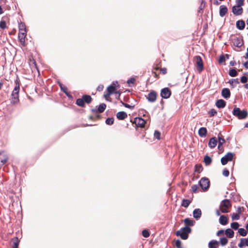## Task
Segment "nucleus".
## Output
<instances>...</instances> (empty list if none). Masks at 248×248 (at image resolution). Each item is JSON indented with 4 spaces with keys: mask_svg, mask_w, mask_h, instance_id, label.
I'll return each mask as SVG.
<instances>
[{
    "mask_svg": "<svg viewBox=\"0 0 248 248\" xmlns=\"http://www.w3.org/2000/svg\"><path fill=\"white\" fill-rule=\"evenodd\" d=\"M16 86L12 93V98L11 103L13 104H16L19 101V92L20 90V83L19 79L17 78L15 81Z\"/></svg>",
    "mask_w": 248,
    "mask_h": 248,
    "instance_id": "1",
    "label": "nucleus"
},
{
    "mask_svg": "<svg viewBox=\"0 0 248 248\" xmlns=\"http://www.w3.org/2000/svg\"><path fill=\"white\" fill-rule=\"evenodd\" d=\"M232 114L238 119H244L247 116L248 112L246 110H241L239 108L235 107L232 111Z\"/></svg>",
    "mask_w": 248,
    "mask_h": 248,
    "instance_id": "2",
    "label": "nucleus"
},
{
    "mask_svg": "<svg viewBox=\"0 0 248 248\" xmlns=\"http://www.w3.org/2000/svg\"><path fill=\"white\" fill-rule=\"evenodd\" d=\"M191 232V229L189 227H185L181 228L176 232L177 236H179L183 240H186L188 238V233Z\"/></svg>",
    "mask_w": 248,
    "mask_h": 248,
    "instance_id": "3",
    "label": "nucleus"
},
{
    "mask_svg": "<svg viewBox=\"0 0 248 248\" xmlns=\"http://www.w3.org/2000/svg\"><path fill=\"white\" fill-rule=\"evenodd\" d=\"M231 206V203L229 200L225 199L223 200L219 206L220 210L223 213L229 212L228 208Z\"/></svg>",
    "mask_w": 248,
    "mask_h": 248,
    "instance_id": "4",
    "label": "nucleus"
},
{
    "mask_svg": "<svg viewBox=\"0 0 248 248\" xmlns=\"http://www.w3.org/2000/svg\"><path fill=\"white\" fill-rule=\"evenodd\" d=\"M194 60L195 61V66H197V71L199 73H201L204 68L203 62L201 57L196 56L194 57Z\"/></svg>",
    "mask_w": 248,
    "mask_h": 248,
    "instance_id": "5",
    "label": "nucleus"
},
{
    "mask_svg": "<svg viewBox=\"0 0 248 248\" xmlns=\"http://www.w3.org/2000/svg\"><path fill=\"white\" fill-rule=\"evenodd\" d=\"M234 154L232 152L227 153L221 159V162L223 165H226L229 161L233 159Z\"/></svg>",
    "mask_w": 248,
    "mask_h": 248,
    "instance_id": "6",
    "label": "nucleus"
},
{
    "mask_svg": "<svg viewBox=\"0 0 248 248\" xmlns=\"http://www.w3.org/2000/svg\"><path fill=\"white\" fill-rule=\"evenodd\" d=\"M210 181L206 177L202 178L199 181V185L203 190H206L209 187Z\"/></svg>",
    "mask_w": 248,
    "mask_h": 248,
    "instance_id": "7",
    "label": "nucleus"
},
{
    "mask_svg": "<svg viewBox=\"0 0 248 248\" xmlns=\"http://www.w3.org/2000/svg\"><path fill=\"white\" fill-rule=\"evenodd\" d=\"M116 84H118V82L115 81L113 82L112 85H109L107 88L108 93L106 95H105V97L107 98V96H109L110 94H112L115 92L116 90V88L115 86Z\"/></svg>",
    "mask_w": 248,
    "mask_h": 248,
    "instance_id": "8",
    "label": "nucleus"
},
{
    "mask_svg": "<svg viewBox=\"0 0 248 248\" xmlns=\"http://www.w3.org/2000/svg\"><path fill=\"white\" fill-rule=\"evenodd\" d=\"M160 95L163 98H169L171 95V91L168 88H163L161 91Z\"/></svg>",
    "mask_w": 248,
    "mask_h": 248,
    "instance_id": "9",
    "label": "nucleus"
},
{
    "mask_svg": "<svg viewBox=\"0 0 248 248\" xmlns=\"http://www.w3.org/2000/svg\"><path fill=\"white\" fill-rule=\"evenodd\" d=\"M134 123L137 126L143 127L145 125V121L141 118L136 117L134 119Z\"/></svg>",
    "mask_w": 248,
    "mask_h": 248,
    "instance_id": "10",
    "label": "nucleus"
},
{
    "mask_svg": "<svg viewBox=\"0 0 248 248\" xmlns=\"http://www.w3.org/2000/svg\"><path fill=\"white\" fill-rule=\"evenodd\" d=\"M147 99L150 102H154L156 99V93L155 91H152L148 93Z\"/></svg>",
    "mask_w": 248,
    "mask_h": 248,
    "instance_id": "11",
    "label": "nucleus"
},
{
    "mask_svg": "<svg viewBox=\"0 0 248 248\" xmlns=\"http://www.w3.org/2000/svg\"><path fill=\"white\" fill-rule=\"evenodd\" d=\"M232 43L233 46L240 47L243 45V40L240 38L235 37L233 39Z\"/></svg>",
    "mask_w": 248,
    "mask_h": 248,
    "instance_id": "12",
    "label": "nucleus"
},
{
    "mask_svg": "<svg viewBox=\"0 0 248 248\" xmlns=\"http://www.w3.org/2000/svg\"><path fill=\"white\" fill-rule=\"evenodd\" d=\"M243 9L242 7L233 6L232 7V12L235 16L241 15L243 13Z\"/></svg>",
    "mask_w": 248,
    "mask_h": 248,
    "instance_id": "13",
    "label": "nucleus"
},
{
    "mask_svg": "<svg viewBox=\"0 0 248 248\" xmlns=\"http://www.w3.org/2000/svg\"><path fill=\"white\" fill-rule=\"evenodd\" d=\"M227 7L223 5H220L219 7V16L221 17H223L227 13Z\"/></svg>",
    "mask_w": 248,
    "mask_h": 248,
    "instance_id": "14",
    "label": "nucleus"
},
{
    "mask_svg": "<svg viewBox=\"0 0 248 248\" xmlns=\"http://www.w3.org/2000/svg\"><path fill=\"white\" fill-rule=\"evenodd\" d=\"M236 27L240 30H244L245 27V21L243 20H239L237 21L236 23Z\"/></svg>",
    "mask_w": 248,
    "mask_h": 248,
    "instance_id": "15",
    "label": "nucleus"
},
{
    "mask_svg": "<svg viewBox=\"0 0 248 248\" xmlns=\"http://www.w3.org/2000/svg\"><path fill=\"white\" fill-rule=\"evenodd\" d=\"M222 96L225 98H228L231 96V93L229 89L224 88L221 92Z\"/></svg>",
    "mask_w": 248,
    "mask_h": 248,
    "instance_id": "16",
    "label": "nucleus"
},
{
    "mask_svg": "<svg viewBox=\"0 0 248 248\" xmlns=\"http://www.w3.org/2000/svg\"><path fill=\"white\" fill-rule=\"evenodd\" d=\"M217 141L215 137L212 138L210 139L208 145L211 148H214L217 144Z\"/></svg>",
    "mask_w": 248,
    "mask_h": 248,
    "instance_id": "17",
    "label": "nucleus"
},
{
    "mask_svg": "<svg viewBox=\"0 0 248 248\" xmlns=\"http://www.w3.org/2000/svg\"><path fill=\"white\" fill-rule=\"evenodd\" d=\"M116 117L119 120H123L127 117V115L124 111H120L117 113Z\"/></svg>",
    "mask_w": 248,
    "mask_h": 248,
    "instance_id": "18",
    "label": "nucleus"
},
{
    "mask_svg": "<svg viewBox=\"0 0 248 248\" xmlns=\"http://www.w3.org/2000/svg\"><path fill=\"white\" fill-rule=\"evenodd\" d=\"M202 212L201 209L198 208L195 209L193 212V217L196 219H198L201 217Z\"/></svg>",
    "mask_w": 248,
    "mask_h": 248,
    "instance_id": "19",
    "label": "nucleus"
},
{
    "mask_svg": "<svg viewBox=\"0 0 248 248\" xmlns=\"http://www.w3.org/2000/svg\"><path fill=\"white\" fill-rule=\"evenodd\" d=\"M216 105L218 108H224L226 106V102L223 99H219L217 101Z\"/></svg>",
    "mask_w": 248,
    "mask_h": 248,
    "instance_id": "20",
    "label": "nucleus"
},
{
    "mask_svg": "<svg viewBox=\"0 0 248 248\" xmlns=\"http://www.w3.org/2000/svg\"><path fill=\"white\" fill-rule=\"evenodd\" d=\"M207 129L205 127H201L198 131V134L201 137H205L207 135Z\"/></svg>",
    "mask_w": 248,
    "mask_h": 248,
    "instance_id": "21",
    "label": "nucleus"
},
{
    "mask_svg": "<svg viewBox=\"0 0 248 248\" xmlns=\"http://www.w3.org/2000/svg\"><path fill=\"white\" fill-rule=\"evenodd\" d=\"M8 160V157L3 153H0V165H4Z\"/></svg>",
    "mask_w": 248,
    "mask_h": 248,
    "instance_id": "22",
    "label": "nucleus"
},
{
    "mask_svg": "<svg viewBox=\"0 0 248 248\" xmlns=\"http://www.w3.org/2000/svg\"><path fill=\"white\" fill-rule=\"evenodd\" d=\"M218 246V242L216 240H211L208 243L209 248H217Z\"/></svg>",
    "mask_w": 248,
    "mask_h": 248,
    "instance_id": "23",
    "label": "nucleus"
},
{
    "mask_svg": "<svg viewBox=\"0 0 248 248\" xmlns=\"http://www.w3.org/2000/svg\"><path fill=\"white\" fill-rule=\"evenodd\" d=\"M19 32L26 33V26L24 23L20 22L19 24Z\"/></svg>",
    "mask_w": 248,
    "mask_h": 248,
    "instance_id": "24",
    "label": "nucleus"
},
{
    "mask_svg": "<svg viewBox=\"0 0 248 248\" xmlns=\"http://www.w3.org/2000/svg\"><path fill=\"white\" fill-rule=\"evenodd\" d=\"M219 223L223 225H226L228 223V218L225 216H221L219 218Z\"/></svg>",
    "mask_w": 248,
    "mask_h": 248,
    "instance_id": "25",
    "label": "nucleus"
},
{
    "mask_svg": "<svg viewBox=\"0 0 248 248\" xmlns=\"http://www.w3.org/2000/svg\"><path fill=\"white\" fill-rule=\"evenodd\" d=\"M225 234L227 237L232 238L234 236V232L231 229H227L225 231Z\"/></svg>",
    "mask_w": 248,
    "mask_h": 248,
    "instance_id": "26",
    "label": "nucleus"
},
{
    "mask_svg": "<svg viewBox=\"0 0 248 248\" xmlns=\"http://www.w3.org/2000/svg\"><path fill=\"white\" fill-rule=\"evenodd\" d=\"M13 248H18L19 245V240L17 237L14 238L12 240Z\"/></svg>",
    "mask_w": 248,
    "mask_h": 248,
    "instance_id": "27",
    "label": "nucleus"
},
{
    "mask_svg": "<svg viewBox=\"0 0 248 248\" xmlns=\"http://www.w3.org/2000/svg\"><path fill=\"white\" fill-rule=\"evenodd\" d=\"M212 158L208 155H206L204 157V162L206 166L209 165L212 162Z\"/></svg>",
    "mask_w": 248,
    "mask_h": 248,
    "instance_id": "28",
    "label": "nucleus"
},
{
    "mask_svg": "<svg viewBox=\"0 0 248 248\" xmlns=\"http://www.w3.org/2000/svg\"><path fill=\"white\" fill-rule=\"evenodd\" d=\"M229 83L230 84L232 87H234L236 84L239 83V81L238 78L232 79L229 80Z\"/></svg>",
    "mask_w": 248,
    "mask_h": 248,
    "instance_id": "29",
    "label": "nucleus"
},
{
    "mask_svg": "<svg viewBox=\"0 0 248 248\" xmlns=\"http://www.w3.org/2000/svg\"><path fill=\"white\" fill-rule=\"evenodd\" d=\"M82 98L84 100V102L87 103V104L90 103L92 100V97L89 95H83Z\"/></svg>",
    "mask_w": 248,
    "mask_h": 248,
    "instance_id": "30",
    "label": "nucleus"
},
{
    "mask_svg": "<svg viewBox=\"0 0 248 248\" xmlns=\"http://www.w3.org/2000/svg\"><path fill=\"white\" fill-rule=\"evenodd\" d=\"M218 144L217 147L218 149H219V147H221L223 144L225 142V140L222 138V136L221 135L218 136Z\"/></svg>",
    "mask_w": 248,
    "mask_h": 248,
    "instance_id": "31",
    "label": "nucleus"
},
{
    "mask_svg": "<svg viewBox=\"0 0 248 248\" xmlns=\"http://www.w3.org/2000/svg\"><path fill=\"white\" fill-rule=\"evenodd\" d=\"M191 202L189 200L183 199L181 205L184 207H187L190 204Z\"/></svg>",
    "mask_w": 248,
    "mask_h": 248,
    "instance_id": "32",
    "label": "nucleus"
},
{
    "mask_svg": "<svg viewBox=\"0 0 248 248\" xmlns=\"http://www.w3.org/2000/svg\"><path fill=\"white\" fill-rule=\"evenodd\" d=\"M106 108V105L104 103H102L99 106L97 110L99 113H102L105 110Z\"/></svg>",
    "mask_w": 248,
    "mask_h": 248,
    "instance_id": "33",
    "label": "nucleus"
},
{
    "mask_svg": "<svg viewBox=\"0 0 248 248\" xmlns=\"http://www.w3.org/2000/svg\"><path fill=\"white\" fill-rule=\"evenodd\" d=\"M76 104L78 106L83 107L85 106L83 98H78L76 101Z\"/></svg>",
    "mask_w": 248,
    "mask_h": 248,
    "instance_id": "34",
    "label": "nucleus"
},
{
    "mask_svg": "<svg viewBox=\"0 0 248 248\" xmlns=\"http://www.w3.org/2000/svg\"><path fill=\"white\" fill-rule=\"evenodd\" d=\"M237 72L235 69H231L230 70L229 74L232 77H234L237 75Z\"/></svg>",
    "mask_w": 248,
    "mask_h": 248,
    "instance_id": "35",
    "label": "nucleus"
},
{
    "mask_svg": "<svg viewBox=\"0 0 248 248\" xmlns=\"http://www.w3.org/2000/svg\"><path fill=\"white\" fill-rule=\"evenodd\" d=\"M184 223L186 225L192 226L193 225V221L188 218H185L184 220Z\"/></svg>",
    "mask_w": 248,
    "mask_h": 248,
    "instance_id": "36",
    "label": "nucleus"
},
{
    "mask_svg": "<svg viewBox=\"0 0 248 248\" xmlns=\"http://www.w3.org/2000/svg\"><path fill=\"white\" fill-rule=\"evenodd\" d=\"M238 232L239 234L242 236H245L247 234V231L243 228L239 229Z\"/></svg>",
    "mask_w": 248,
    "mask_h": 248,
    "instance_id": "37",
    "label": "nucleus"
},
{
    "mask_svg": "<svg viewBox=\"0 0 248 248\" xmlns=\"http://www.w3.org/2000/svg\"><path fill=\"white\" fill-rule=\"evenodd\" d=\"M228 242V239L226 237H222L220 238V242L222 246L226 245Z\"/></svg>",
    "mask_w": 248,
    "mask_h": 248,
    "instance_id": "38",
    "label": "nucleus"
},
{
    "mask_svg": "<svg viewBox=\"0 0 248 248\" xmlns=\"http://www.w3.org/2000/svg\"><path fill=\"white\" fill-rule=\"evenodd\" d=\"M236 5L234 6L241 7L244 5V0H236Z\"/></svg>",
    "mask_w": 248,
    "mask_h": 248,
    "instance_id": "39",
    "label": "nucleus"
},
{
    "mask_svg": "<svg viewBox=\"0 0 248 248\" xmlns=\"http://www.w3.org/2000/svg\"><path fill=\"white\" fill-rule=\"evenodd\" d=\"M114 123L113 118H108L106 120V123L108 125H112Z\"/></svg>",
    "mask_w": 248,
    "mask_h": 248,
    "instance_id": "40",
    "label": "nucleus"
},
{
    "mask_svg": "<svg viewBox=\"0 0 248 248\" xmlns=\"http://www.w3.org/2000/svg\"><path fill=\"white\" fill-rule=\"evenodd\" d=\"M195 168V171L198 173H200L203 170L202 167L201 165H196Z\"/></svg>",
    "mask_w": 248,
    "mask_h": 248,
    "instance_id": "41",
    "label": "nucleus"
},
{
    "mask_svg": "<svg viewBox=\"0 0 248 248\" xmlns=\"http://www.w3.org/2000/svg\"><path fill=\"white\" fill-rule=\"evenodd\" d=\"M231 226L232 229L234 230H237L238 228L239 225L238 222H234L232 223Z\"/></svg>",
    "mask_w": 248,
    "mask_h": 248,
    "instance_id": "42",
    "label": "nucleus"
},
{
    "mask_svg": "<svg viewBox=\"0 0 248 248\" xmlns=\"http://www.w3.org/2000/svg\"><path fill=\"white\" fill-rule=\"evenodd\" d=\"M142 234L143 237H144L145 238H147V237H148L149 236L150 233H149V232L147 230H144L142 232Z\"/></svg>",
    "mask_w": 248,
    "mask_h": 248,
    "instance_id": "43",
    "label": "nucleus"
},
{
    "mask_svg": "<svg viewBox=\"0 0 248 248\" xmlns=\"http://www.w3.org/2000/svg\"><path fill=\"white\" fill-rule=\"evenodd\" d=\"M121 103H122V104L126 108H130V109H134V106H131L128 104H126V103H124L123 101H121Z\"/></svg>",
    "mask_w": 248,
    "mask_h": 248,
    "instance_id": "44",
    "label": "nucleus"
},
{
    "mask_svg": "<svg viewBox=\"0 0 248 248\" xmlns=\"http://www.w3.org/2000/svg\"><path fill=\"white\" fill-rule=\"evenodd\" d=\"M245 238H241L240 239V242L238 244V247L240 248H243L244 246L245 245V243L244 241Z\"/></svg>",
    "mask_w": 248,
    "mask_h": 248,
    "instance_id": "45",
    "label": "nucleus"
},
{
    "mask_svg": "<svg viewBox=\"0 0 248 248\" xmlns=\"http://www.w3.org/2000/svg\"><path fill=\"white\" fill-rule=\"evenodd\" d=\"M240 216L238 214L233 213L232 215V220H238L239 219Z\"/></svg>",
    "mask_w": 248,
    "mask_h": 248,
    "instance_id": "46",
    "label": "nucleus"
},
{
    "mask_svg": "<svg viewBox=\"0 0 248 248\" xmlns=\"http://www.w3.org/2000/svg\"><path fill=\"white\" fill-rule=\"evenodd\" d=\"M0 28L2 29H5L6 28V22L2 20L0 22Z\"/></svg>",
    "mask_w": 248,
    "mask_h": 248,
    "instance_id": "47",
    "label": "nucleus"
},
{
    "mask_svg": "<svg viewBox=\"0 0 248 248\" xmlns=\"http://www.w3.org/2000/svg\"><path fill=\"white\" fill-rule=\"evenodd\" d=\"M225 56L223 55H221L219 57V58L218 59V63L220 64V63H222L225 62Z\"/></svg>",
    "mask_w": 248,
    "mask_h": 248,
    "instance_id": "48",
    "label": "nucleus"
},
{
    "mask_svg": "<svg viewBox=\"0 0 248 248\" xmlns=\"http://www.w3.org/2000/svg\"><path fill=\"white\" fill-rule=\"evenodd\" d=\"M135 78H129L127 81V84H129V86L130 87H131V86L130 85V84H134V83L135 82Z\"/></svg>",
    "mask_w": 248,
    "mask_h": 248,
    "instance_id": "49",
    "label": "nucleus"
},
{
    "mask_svg": "<svg viewBox=\"0 0 248 248\" xmlns=\"http://www.w3.org/2000/svg\"><path fill=\"white\" fill-rule=\"evenodd\" d=\"M160 132L157 130H155L154 133V137L157 140H159L160 139Z\"/></svg>",
    "mask_w": 248,
    "mask_h": 248,
    "instance_id": "50",
    "label": "nucleus"
},
{
    "mask_svg": "<svg viewBox=\"0 0 248 248\" xmlns=\"http://www.w3.org/2000/svg\"><path fill=\"white\" fill-rule=\"evenodd\" d=\"M26 35V33L19 32L18 38H19V39H23V38H25Z\"/></svg>",
    "mask_w": 248,
    "mask_h": 248,
    "instance_id": "51",
    "label": "nucleus"
},
{
    "mask_svg": "<svg viewBox=\"0 0 248 248\" xmlns=\"http://www.w3.org/2000/svg\"><path fill=\"white\" fill-rule=\"evenodd\" d=\"M198 188V186L196 185H194L192 186H191L192 191L193 192H194V193L196 192Z\"/></svg>",
    "mask_w": 248,
    "mask_h": 248,
    "instance_id": "52",
    "label": "nucleus"
},
{
    "mask_svg": "<svg viewBox=\"0 0 248 248\" xmlns=\"http://www.w3.org/2000/svg\"><path fill=\"white\" fill-rule=\"evenodd\" d=\"M175 245L177 248H182L181 242L179 240H177L175 242Z\"/></svg>",
    "mask_w": 248,
    "mask_h": 248,
    "instance_id": "53",
    "label": "nucleus"
},
{
    "mask_svg": "<svg viewBox=\"0 0 248 248\" xmlns=\"http://www.w3.org/2000/svg\"><path fill=\"white\" fill-rule=\"evenodd\" d=\"M217 113V111L215 109H211L209 111V114L210 116H214Z\"/></svg>",
    "mask_w": 248,
    "mask_h": 248,
    "instance_id": "54",
    "label": "nucleus"
},
{
    "mask_svg": "<svg viewBox=\"0 0 248 248\" xmlns=\"http://www.w3.org/2000/svg\"><path fill=\"white\" fill-rule=\"evenodd\" d=\"M223 175L225 177H228L229 175V171L227 169H224L222 172Z\"/></svg>",
    "mask_w": 248,
    "mask_h": 248,
    "instance_id": "55",
    "label": "nucleus"
},
{
    "mask_svg": "<svg viewBox=\"0 0 248 248\" xmlns=\"http://www.w3.org/2000/svg\"><path fill=\"white\" fill-rule=\"evenodd\" d=\"M248 80V78L246 76H243L241 78V82L242 83H245L247 82Z\"/></svg>",
    "mask_w": 248,
    "mask_h": 248,
    "instance_id": "56",
    "label": "nucleus"
},
{
    "mask_svg": "<svg viewBox=\"0 0 248 248\" xmlns=\"http://www.w3.org/2000/svg\"><path fill=\"white\" fill-rule=\"evenodd\" d=\"M103 88L104 86L103 85H99L97 88V90L99 92L102 91L103 89Z\"/></svg>",
    "mask_w": 248,
    "mask_h": 248,
    "instance_id": "57",
    "label": "nucleus"
},
{
    "mask_svg": "<svg viewBox=\"0 0 248 248\" xmlns=\"http://www.w3.org/2000/svg\"><path fill=\"white\" fill-rule=\"evenodd\" d=\"M203 2H204V1L203 0H202V3H201V5L199 7V9L200 10H202L204 8L205 3H203Z\"/></svg>",
    "mask_w": 248,
    "mask_h": 248,
    "instance_id": "58",
    "label": "nucleus"
},
{
    "mask_svg": "<svg viewBox=\"0 0 248 248\" xmlns=\"http://www.w3.org/2000/svg\"><path fill=\"white\" fill-rule=\"evenodd\" d=\"M61 90L64 93H66V92L68 91V89L66 86H63L62 89H61Z\"/></svg>",
    "mask_w": 248,
    "mask_h": 248,
    "instance_id": "59",
    "label": "nucleus"
},
{
    "mask_svg": "<svg viewBox=\"0 0 248 248\" xmlns=\"http://www.w3.org/2000/svg\"><path fill=\"white\" fill-rule=\"evenodd\" d=\"M236 64V63L235 61H231L230 62V65L232 66H235Z\"/></svg>",
    "mask_w": 248,
    "mask_h": 248,
    "instance_id": "60",
    "label": "nucleus"
},
{
    "mask_svg": "<svg viewBox=\"0 0 248 248\" xmlns=\"http://www.w3.org/2000/svg\"><path fill=\"white\" fill-rule=\"evenodd\" d=\"M244 66H245V67L247 69H248V61L245 62L244 63Z\"/></svg>",
    "mask_w": 248,
    "mask_h": 248,
    "instance_id": "61",
    "label": "nucleus"
},
{
    "mask_svg": "<svg viewBox=\"0 0 248 248\" xmlns=\"http://www.w3.org/2000/svg\"><path fill=\"white\" fill-rule=\"evenodd\" d=\"M224 233V231L222 230H220L218 231V232L217 233V235H219L220 233Z\"/></svg>",
    "mask_w": 248,
    "mask_h": 248,
    "instance_id": "62",
    "label": "nucleus"
},
{
    "mask_svg": "<svg viewBox=\"0 0 248 248\" xmlns=\"http://www.w3.org/2000/svg\"><path fill=\"white\" fill-rule=\"evenodd\" d=\"M245 245L248 247V237L247 239H245L244 240Z\"/></svg>",
    "mask_w": 248,
    "mask_h": 248,
    "instance_id": "63",
    "label": "nucleus"
},
{
    "mask_svg": "<svg viewBox=\"0 0 248 248\" xmlns=\"http://www.w3.org/2000/svg\"><path fill=\"white\" fill-rule=\"evenodd\" d=\"M19 40H20V42H21V43L23 45H24V43H25V38H23V39H20Z\"/></svg>",
    "mask_w": 248,
    "mask_h": 248,
    "instance_id": "64",
    "label": "nucleus"
}]
</instances>
